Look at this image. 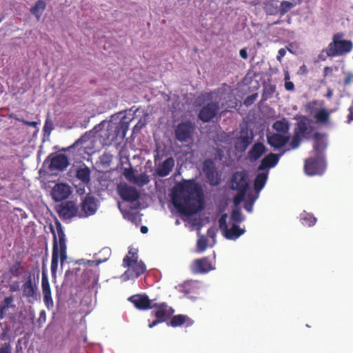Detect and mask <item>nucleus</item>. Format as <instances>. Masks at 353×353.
I'll return each instance as SVG.
<instances>
[{
  "label": "nucleus",
  "mask_w": 353,
  "mask_h": 353,
  "mask_svg": "<svg viewBox=\"0 0 353 353\" xmlns=\"http://www.w3.org/2000/svg\"><path fill=\"white\" fill-rule=\"evenodd\" d=\"M220 110L219 103L210 102L205 104L200 110L198 117L204 123L212 121L219 114Z\"/></svg>",
  "instance_id": "9"
},
{
  "label": "nucleus",
  "mask_w": 353,
  "mask_h": 353,
  "mask_svg": "<svg viewBox=\"0 0 353 353\" xmlns=\"http://www.w3.org/2000/svg\"><path fill=\"white\" fill-rule=\"evenodd\" d=\"M70 194V186L64 183L56 184L52 191V197L56 201H61L66 199Z\"/></svg>",
  "instance_id": "20"
},
{
  "label": "nucleus",
  "mask_w": 353,
  "mask_h": 353,
  "mask_svg": "<svg viewBox=\"0 0 353 353\" xmlns=\"http://www.w3.org/2000/svg\"><path fill=\"white\" fill-rule=\"evenodd\" d=\"M41 288L43 295V302L47 308H52L54 305L53 300L51 295V290L48 276L45 272L42 273Z\"/></svg>",
  "instance_id": "18"
},
{
  "label": "nucleus",
  "mask_w": 353,
  "mask_h": 353,
  "mask_svg": "<svg viewBox=\"0 0 353 353\" xmlns=\"http://www.w3.org/2000/svg\"><path fill=\"white\" fill-rule=\"evenodd\" d=\"M174 166L173 157H168L160 163L157 168L156 174L160 177H165L169 175Z\"/></svg>",
  "instance_id": "24"
},
{
  "label": "nucleus",
  "mask_w": 353,
  "mask_h": 353,
  "mask_svg": "<svg viewBox=\"0 0 353 353\" xmlns=\"http://www.w3.org/2000/svg\"><path fill=\"white\" fill-rule=\"evenodd\" d=\"M39 279V269L36 268L29 272L26 281L23 283L21 289L23 297L29 303H34L39 299L37 283Z\"/></svg>",
  "instance_id": "3"
},
{
  "label": "nucleus",
  "mask_w": 353,
  "mask_h": 353,
  "mask_svg": "<svg viewBox=\"0 0 353 353\" xmlns=\"http://www.w3.org/2000/svg\"><path fill=\"white\" fill-rule=\"evenodd\" d=\"M81 212L79 217H88L94 214L97 210V201L94 196L86 195L81 203Z\"/></svg>",
  "instance_id": "12"
},
{
  "label": "nucleus",
  "mask_w": 353,
  "mask_h": 353,
  "mask_svg": "<svg viewBox=\"0 0 353 353\" xmlns=\"http://www.w3.org/2000/svg\"><path fill=\"white\" fill-rule=\"evenodd\" d=\"M152 308L157 309L154 315L161 322L166 321L174 312V309L169 307L166 303H154Z\"/></svg>",
  "instance_id": "16"
},
{
  "label": "nucleus",
  "mask_w": 353,
  "mask_h": 353,
  "mask_svg": "<svg viewBox=\"0 0 353 353\" xmlns=\"http://www.w3.org/2000/svg\"><path fill=\"white\" fill-rule=\"evenodd\" d=\"M137 219V214L134 213H131L128 215V219L131 221L134 222Z\"/></svg>",
  "instance_id": "63"
},
{
  "label": "nucleus",
  "mask_w": 353,
  "mask_h": 353,
  "mask_svg": "<svg viewBox=\"0 0 353 353\" xmlns=\"http://www.w3.org/2000/svg\"><path fill=\"white\" fill-rule=\"evenodd\" d=\"M123 174L128 181L133 182L135 175L132 168H125Z\"/></svg>",
  "instance_id": "45"
},
{
  "label": "nucleus",
  "mask_w": 353,
  "mask_h": 353,
  "mask_svg": "<svg viewBox=\"0 0 353 353\" xmlns=\"http://www.w3.org/2000/svg\"><path fill=\"white\" fill-rule=\"evenodd\" d=\"M14 118L17 121L21 122L23 124L28 125V126L36 128L38 125V122H37V121H26L21 118H17V117H14Z\"/></svg>",
  "instance_id": "49"
},
{
  "label": "nucleus",
  "mask_w": 353,
  "mask_h": 353,
  "mask_svg": "<svg viewBox=\"0 0 353 353\" xmlns=\"http://www.w3.org/2000/svg\"><path fill=\"white\" fill-rule=\"evenodd\" d=\"M231 219L236 223H240L243 221V216L239 209L233 210L231 212Z\"/></svg>",
  "instance_id": "41"
},
{
  "label": "nucleus",
  "mask_w": 353,
  "mask_h": 353,
  "mask_svg": "<svg viewBox=\"0 0 353 353\" xmlns=\"http://www.w3.org/2000/svg\"><path fill=\"white\" fill-rule=\"evenodd\" d=\"M24 268L22 265L21 261H16L13 265H12L9 268L10 273L14 277H19L21 274V272L23 270Z\"/></svg>",
  "instance_id": "36"
},
{
  "label": "nucleus",
  "mask_w": 353,
  "mask_h": 353,
  "mask_svg": "<svg viewBox=\"0 0 353 353\" xmlns=\"http://www.w3.org/2000/svg\"><path fill=\"white\" fill-rule=\"evenodd\" d=\"M228 215L223 214L219 219V225L220 229L222 230L224 236L230 240H236L240 236L244 234L245 230L241 228L236 224H234L231 228H228L227 223Z\"/></svg>",
  "instance_id": "7"
},
{
  "label": "nucleus",
  "mask_w": 353,
  "mask_h": 353,
  "mask_svg": "<svg viewBox=\"0 0 353 353\" xmlns=\"http://www.w3.org/2000/svg\"><path fill=\"white\" fill-rule=\"evenodd\" d=\"M352 79H353V74L351 73L347 74L344 79V81H343L344 85H350L352 83Z\"/></svg>",
  "instance_id": "55"
},
{
  "label": "nucleus",
  "mask_w": 353,
  "mask_h": 353,
  "mask_svg": "<svg viewBox=\"0 0 353 353\" xmlns=\"http://www.w3.org/2000/svg\"><path fill=\"white\" fill-rule=\"evenodd\" d=\"M117 190L120 197L125 201L134 202L138 200L140 196L135 188L126 183L119 185Z\"/></svg>",
  "instance_id": "13"
},
{
  "label": "nucleus",
  "mask_w": 353,
  "mask_h": 353,
  "mask_svg": "<svg viewBox=\"0 0 353 353\" xmlns=\"http://www.w3.org/2000/svg\"><path fill=\"white\" fill-rule=\"evenodd\" d=\"M46 3L43 0H38L35 2L34 6H32L30 11L37 19L40 20L43 11L46 10Z\"/></svg>",
  "instance_id": "30"
},
{
  "label": "nucleus",
  "mask_w": 353,
  "mask_h": 353,
  "mask_svg": "<svg viewBox=\"0 0 353 353\" xmlns=\"http://www.w3.org/2000/svg\"><path fill=\"white\" fill-rule=\"evenodd\" d=\"M296 4V3L292 2V1H284L281 2V6H280V10H279L280 14L282 15L285 14L292 8H293Z\"/></svg>",
  "instance_id": "40"
},
{
  "label": "nucleus",
  "mask_w": 353,
  "mask_h": 353,
  "mask_svg": "<svg viewBox=\"0 0 353 353\" xmlns=\"http://www.w3.org/2000/svg\"><path fill=\"white\" fill-rule=\"evenodd\" d=\"M266 152V148L261 142L255 143L248 152V157L251 161H256L261 158Z\"/></svg>",
  "instance_id": "25"
},
{
  "label": "nucleus",
  "mask_w": 353,
  "mask_h": 353,
  "mask_svg": "<svg viewBox=\"0 0 353 353\" xmlns=\"http://www.w3.org/2000/svg\"><path fill=\"white\" fill-rule=\"evenodd\" d=\"M253 202L254 201H252L251 203H246L245 205H244V208L245 209L246 211H248V212H251L252 211V208H253Z\"/></svg>",
  "instance_id": "60"
},
{
  "label": "nucleus",
  "mask_w": 353,
  "mask_h": 353,
  "mask_svg": "<svg viewBox=\"0 0 353 353\" xmlns=\"http://www.w3.org/2000/svg\"><path fill=\"white\" fill-rule=\"evenodd\" d=\"M303 137L298 135L297 134L294 133L292 141L290 142V146L292 149L297 148L301 143V141Z\"/></svg>",
  "instance_id": "44"
},
{
  "label": "nucleus",
  "mask_w": 353,
  "mask_h": 353,
  "mask_svg": "<svg viewBox=\"0 0 353 353\" xmlns=\"http://www.w3.org/2000/svg\"><path fill=\"white\" fill-rule=\"evenodd\" d=\"M59 213L61 216L65 219H71L79 214L78 208L73 201H68L61 205Z\"/></svg>",
  "instance_id": "21"
},
{
  "label": "nucleus",
  "mask_w": 353,
  "mask_h": 353,
  "mask_svg": "<svg viewBox=\"0 0 353 353\" xmlns=\"http://www.w3.org/2000/svg\"><path fill=\"white\" fill-rule=\"evenodd\" d=\"M56 228L57 234H56L53 228H50L51 232L53 234L51 261V272L52 274H55L57 270L59 260L60 259L61 263L63 264L67 259V245L64 231L59 222L56 223Z\"/></svg>",
  "instance_id": "2"
},
{
  "label": "nucleus",
  "mask_w": 353,
  "mask_h": 353,
  "mask_svg": "<svg viewBox=\"0 0 353 353\" xmlns=\"http://www.w3.org/2000/svg\"><path fill=\"white\" fill-rule=\"evenodd\" d=\"M343 33H336L332 37V41L329 43L327 49L323 50L327 57H336L346 54L352 51L353 43L350 40H341Z\"/></svg>",
  "instance_id": "4"
},
{
  "label": "nucleus",
  "mask_w": 353,
  "mask_h": 353,
  "mask_svg": "<svg viewBox=\"0 0 353 353\" xmlns=\"http://www.w3.org/2000/svg\"><path fill=\"white\" fill-rule=\"evenodd\" d=\"M12 349L10 343H5L0 347V353H12Z\"/></svg>",
  "instance_id": "48"
},
{
  "label": "nucleus",
  "mask_w": 353,
  "mask_h": 353,
  "mask_svg": "<svg viewBox=\"0 0 353 353\" xmlns=\"http://www.w3.org/2000/svg\"><path fill=\"white\" fill-rule=\"evenodd\" d=\"M8 310V307L1 303L0 304V320H2L5 318Z\"/></svg>",
  "instance_id": "52"
},
{
  "label": "nucleus",
  "mask_w": 353,
  "mask_h": 353,
  "mask_svg": "<svg viewBox=\"0 0 353 353\" xmlns=\"http://www.w3.org/2000/svg\"><path fill=\"white\" fill-rule=\"evenodd\" d=\"M290 141L289 135H284L279 133H272L267 135L268 143L275 149H279L286 145Z\"/></svg>",
  "instance_id": "19"
},
{
  "label": "nucleus",
  "mask_w": 353,
  "mask_h": 353,
  "mask_svg": "<svg viewBox=\"0 0 353 353\" xmlns=\"http://www.w3.org/2000/svg\"><path fill=\"white\" fill-rule=\"evenodd\" d=\"M237 194L233 198V203L235 206H238L244 200L247 191L237 190Z\"/></svg>",
  "instance_id": "43"
},
{
  "label": "nucleus",
  "mask_w": 353,
  "mask_h": 353,
  "mask_svg": "<svg viewBox=\"0 0 353 353\" xmlns=\"http://www.w3.org/2000/svg\"><path fill=\"white\" fill-rule=\"evenodd\" d=\"M19 290V283L15 282L10 286V291L11 292H14Z\"/></svg>",
  "instance_id": "59"
},
{
  "label": "nucleus",
  "mask_w": 353,
  "mask_h": 353,
  "mask_svg": "<svg viewBox=\"0 0 353 353\" xmlns=\"http://www.w3.org/2000/svg\"><path fill=\"white\" fill-rule=\"evenodd\" d=\"M268 177V172L259 173L254 181V188L256 192L261 191L265 186Z\"/></svg>",
  "instance_id": "32"
},
{
  "label": "nucleus",
  "mask_w": 353,
  "mask_h": 353,
  "mask_svg": "<svg viewBox=\"0 0 353 353\" xmlns=\"http://www.w3.org/2000/svg\"><path fill=\"white\" fill-rule=\"evenodd\" d=\"M123 266L131 267L135 278L139 277L146 271L145 263L142 261H138V251L134 248L129 249L128 254L123 259Z\"/></svg>",
  "instance_id": "5"
},
{
  "label": "nucleus",
  "mask_w": 353,
  "mask_h": 353,
  "mask_svg": "<svg viewBox=\"0 0 353 353\" xmlns=\"http://www.w3.org/2000/svg\"><path fill=\"white\" fill-rule=\"evenodd\" d=\"M119 132V130L117 129V128H115L113 129V128H108L107 130L103 132V137H105L108 141L112 142L114 140H116L118 134Z\"/></svg>",
  "instance_id": "38"
},
{
  "label": "nucleus",
  "mask_w": 353,
  "mask_h": 353,
  "mask_svg": "<svg viewBox=\"0 0 353 353\" xmlns=\"http://www.w3.org/2000/svg\"><path fill=\"white\" fill-rule=\"evenodd\" d=\"M333 72V69L331 67L325 66L323 69V76L326 77L327 76L332 75Z\"/></svg>",
  "instance_id": "56"
},
{
  "label": "nucleus",
  "mask_w": 353,
  "mask_h": 353,
  "mask_svg": "<svg viewBox=\"0 0 353 353\" xmlns=\"http://www.w3.org/2000/svg\"><path fill=\"white\" fill-rule=\"evenodd\" d=\"M252 136H250L247 130H241L240 136L236 138L234 146L239 152H244L252 143Z\"/></svg>",
  "instance_id": "22"
},
{
  "label": "nucleus",
  "mask_w": 353,
  "mask_h": 353,
  "mask_svg": "<svg viewBox=\"0 0 353 353\" xmlns=\"http://www.w3.org/2000/svg\"><path fill=\"white\" fill-rule=\"evenodd\" d=\"M76 176L78 179L84 183H88L90 181V170L88 167L83 165L77 170Z\"/></svg>",
  "instance_id": "33"
},
{
  "label": "nucleus",
  "mask_w": 353,
  "mask_h": 353,
  "mask_svg": "<svg viewBox=\"0 0 353 353\" xmlns=\"http://www.w3.org/2000/svg\"><path fill=\"white\" fill-rule=\"evenodd\" d=\"M112 160V155L107 152H104L101 157V162L103 165H109L111 163Z\"/></svg>",
  "instance_id": "46"
},
{
  "label": "nucleus",
  "mask_w": 353,
  "mask_h": 353,
  "mask_svg": "<svg viewBox=\"0 0 353 353\" xmlns=\"http://www.w3.org/2000/svg\"><path fill=\"white\" fill-rule=\"evenodd\" d=\"M314 143L313 145L314 151L316 153L315 156L323 155V152L327 147L326 141L323 139L322 134L319 132L315 133Z\"/></svg>",
  "instance_id": "27"
},
{
  "label": "nucleus",
  "mask_w": 353,
  "mask_h": 353,
  "mask_svg": "<svg viewBox=\"0 0 353 353\" xmlns=\"http://www.w3.org/2000/svg\"><path fill=\"white\" fill-rule=\"evenodd\" d=\"M315 119L317 122L325 123H327L330 118L329 112L325 109L319 110L315 114Z\"/></svg>",
  "instance_id": "39"
},
{
  "label": "nucleus",
  "mask_w": 353,
  "mask_h": 353,
  "mask_svg": "<svg viewBox=\"0 0 353 353\" xmlns=\"http://www.w3.org/2000/svg\"><path fill=\"white\" fill-rule=\"evenodd\" d=\"M286 51L284 48H281L279 50L278 54L276 56V59L279 61H281L283 57L285 55Z\"/></svg>",
  "instance_id": "53"
},
{
  "label": "nucleus",
  "mask_w": 353,
  "mask_h": 353,
  "mask_svg": "<svg viewBox=\"0 0 353 353\" xmlns=\"http://www.w3.org/2000/svg\"><path fill=\"white\" fill-rule=\"evenodd\" d=\"M128 301L139 310L152 309L154 304L146 294H138L132 295L128 298Z\"/></svg>",
  "instance_id": "15"
},
{
  "label": "nucleus",
  "mask_w": 353,
  "mask_h": 353,
  "mask_svg": "<svg viewBox=\"0 0 353 353\" xmlns=\"http://www.w3.org/2000/svg\"><path fill=\"white\" fill-rule=\"evenodd\" d=\"M275 92V86L272 85H265L263 90L261 96V102L266 101L268 99L271 98Z\"/></svg>",
  "instance_id": "37"
},
{
  "label": "nucleus",
  "mask_w": 353,
  "mask_h": 353,
  "mask_svg": "<svg viewBox=\"0 0 353 353\" xmlns=\"http://www.w3.org/2000/svg\"><path fill=\"white\" fill-rule=\"evenodd\" d=\"M160 323H162L161 321V320H159V319H157L156 320L153 321L151 323H150L148 325V326H149L150 328H152L153 327L156 326L157 325H158Z\"/></svg>",
  "instance_id": "62"
},
{
  "label": "nucleus",
  "mask_w": 353,
  "mask_h": 353,
  "mask_svg": "<svg viewBox=\"0 0 353 353\" xmlns=\"http://www.w3.org/2000/svg\"><path fill=\"white\" fill-rule=\"evenodd\" d=\"M101 263V261H94V260H87L84 263L85 265L92 266L96 265L97 266Z\"/></svg>",
  "instance_id": "57"
},
{
  "label": "nucleus",
  "mask_w": 353,
  "mask_h": 353,
  "mask_svg": "<svg viewBox=\"0 0 353 353\" xmlns=\"http://www.w3.org/2000/svg\"><path fill=\"white\" fill-rule=\"evenodd\" d=\"M312 130V128L308 123L304 121H300L297 123L294 133L304 138L306 135L310 134Z\"/></svg>",
  "instance_id": "31"
},
{
  "label": "nucleus",
  "mask_w": 353,
  "mask_h": 353,
  "mask_svg": "<svg viewBox=\"0 0 353 353\" xmlns=\"http://www.w3.org/2000/svg\"><path fill=\"white\" fill-rule=\"evenodd\" d=\"M198 288L196 284L192 281L185 282L182 286L181 291L190 298L194 297L198 294Z\"/></svg>",
  "instance_id": "29"
},
{
  "label": "nucleus",
  "mask_w": 353,
  "mask_h": 353,
  "mask_svg": "<svg viewBox=\"0 0 353 353\" xmlns=\"http://www.w3.org/2000/svg\"><path fill=\"white\" fill-rule=\"evenodd\" d=\"M88 136L84 134L83 136H81L79 139H77L74 143V144L72 145V147H75V146H78L80 144H82L83 143L87 141V140L88 139Z\"/></svg>",
  "instance_id": "51"
},
{
  "label": "nucleus",
  "mask_w": 353,
  "mask_h": 353,
  "mask_svg": "<svg viewBox=\"0 0 353 353\" xmlns=\"http://www.w3.org/2000/svg\"><path fill=\"white\" fill-rule=\"evenodd\" d=\"M316 103H317L316 101H312L309 102L305 105L306 109L307 110H311L312 108H313L316 105Z\"/></svg>",
  "instance_id": "61"
},
{
  "label": "nucleus",
  "mask_w": 353,
  "mask_h": 353,
  "mask_svg": "<svg viewBox=\"0 0 353 353\" xmlns=\"http://www.w3.org/2000/svg\"><path fill=\"white\" fill-rule=\"evenodd\" d=\"M285 88L288 91H293L294 90V83L290 81L285 82Z\"/></svg>",
  "instance_id": "54"
},
{
  "label": "nucleus",
  "mask_w": 353,
  "mask_h": 353,
  "mask_svg": "<svg viewBox=\"0 0 353 353\" xmlns=\"http://www.w3.org/2000/svg\"><path fill=\"white\" fill-rule=\"evenodd\" d=\"M239 54L241 57L243 59H247L248 57V52L246 48H243L240 50Z\"/></svg>",
  "instance_id": "58"
},
{
  "label": "nucleus",
  "mask_w": 353,
  "mask_h": 353,
  "mask_svg": "<svg viewBox=\"0 0 353 353\" xmlns=\"http://www.w3.org/2000/svg\"><path fill=\"white\" fill-rule=\"evenodd\" d=\"M248 187V175L245 171H238L233 174L231 180L232 190L247 191Z\"/></svg>",
  "instance_id": "11"
},
{
  "label": "nucleus",
  "mask_w": 353,
  "mask_h": 353,
  "mask_svg": "<svg viewBox=\"0 0 353 353\" xmlns=\"http://www.w3.org/2000/svg\"><path fill=\"white\" fill-rule=\"evenodd\" d=\"M333 95V92L330 88L327 89V93L325 94V97L328 99L331 98Z\"/></svg>",
  "instance_id": "64"
},
{
  "label": "nucleus",
  "mask_w": 353,
  "mask_h": 353,
  "mask_svg": "<svg viewBox=\"0 0 353 353\" xmlns=\"http://www.w3.org/2000/svg\"><path fill=\"white\" fill-rule=\"evenodd\" d=\"M196 247L199 252H203L208 247V239L205 236H201L197 240Z\"/></svg>",
  "instance_id": "42"
},
{
  "label": "nucleus",
  "mask_w": 353,
  "mask_h": 353,
  "mask_svg": "<svg viewBox=\"0 0 353 353\" xmlns=\"http://www.w3.org/2000/svg\"><path fill=\"white\" fill-rule=\"evenodd\" d=\"M203 172L210 185L215 186L220 183V177L216 171L215 163L212 159H208L203 161Z\"/></svg>",
  "instance_id": "10"
},
{
  "label": "nucleus",
  "mask_w": 353,
  "mask_h": 353,
  "mask_svg": "<svg viewBox=\"0 0 353 353\" xmlns=\"http://www.w3.org/2000/svg\"><path fill=\"white\" fill-rule=\"evenodd\" d=\"M272 128L279 134L288 135L290 130L289 121L285 118L276 121L272 125Z\"/></svg>",
  "instance_id": "28"
},
{
  "label": "nucleus",
  "mask_w": 353,
  "mask_h": 353,
  "mask_svg": "<svg viewBox=\"0 0 353 353\" xmlns=\"http://www.w3.org/2000/svg\"><path fill=\"white\" fill-rule=\"evenodd\" d=\"M150 181L149 176L145 172H143L135 176L132 183L139 187H143V185L148 184Z\"/></svg>",
  "instance_id": "34"
},
{
  "label": "nucleus",
  "mask_w": 353,
  "mask_h": 353,
  "mask_svg": "<svg viewBox=\"0 0 353 353\" xmlns=\"http://www.w3.org/2000/svg\"><path fill=\"white\" fill-rule=\"evenodd\" d=\"M194 125L189 121H183L174 130L175 138L180 142H188L192 139Z\"/></svg>",
  "instance_id": "8"
},
{
  "label": "nucleus",
  "mask_w": 353,
  "mask_h": 353,
  "mask_svg": "<svg viewBox=\"0 0 353 353\" xmlns=\"http://www.w3.org/2000/svg\"><path fill=\"white\" fill-rule=\"evenodd\" d=\"M184 324H186L187 326H190L193 324V321L184 314L173 316L168 323L169 325L174 327L181 326Z\"/></svg>",
  "instance_id": "26"
},
{
  "label": "nucleus",
  "mask_w": 353,
  "mask_h": 353,
  "mask_svg": "<svg viewBox=\"0 0 353 353\" xmlns=\"http://www.w3.org/2000/svg\"><path fill=\"white\" fill-rule=\"evenodd\" d=\"M326 168L323 155H317L305 160L304 170L310 176L321 175Z\"/></svg>",
  "instance_id": "6"
},
{
  "label": "nucleus",
  "mask_w": 353,
  "mask_h": 353,
  "mask_svg": "<svg viewBox=\"0 0 353 353\" xmlns=\"http://www.w3.org/2000/svg\"><path fill=\"white\" fill-rule=\"evenodd\" d=\"M14 301V298L12 296H6L4 298L3 301L1 303L2 305L9 308L12 307V303Z\"/></svg>",
  "instance_id": "50"
},
{
  "label": "nucleus",
  "mask_w": 353,
  "mask_h": 353,
  "mask_svg": "<svg viewBox=\"0 0 353 353\" xmlns=\"http://www.w3.org/2000/svg\"><path fill=\"white\" fill-rule=\"evenodd\" d=\"M203 191L201 185L194 179L183 180L176 183L172 188V201L179 212L185 215H190L198 212L190 203L196 200L203 201Z\"/></svg>",
  "instance_id": "1"
},
{
  "label": "nucleus",
  "mask_w": 353,
  "mask_h": 353,
  "mask_svg": "<svg viewBox=\"0 0 353 353\" xmlns=\"http://www.w3.org/2000/svg\"><path fill=\"white\" fill-rule=\"evenodd\" d=\"M258 97V94L257 93H254L248 97H247L245 98V99L244 100V105H246V106H250L257 99Z\"/></svg>",
  "instance_id": "47"
},
{
  "label": "nucleus",
  "mask_w": 353,
  "mask_h": 353,
  "mask_svg": "<svg viewBox=\"0 0 353 353\" xmlns=\"http://www.w3.org/2000/svg\"><path fill=\"white\" fill-rule=\"evenodd\" d=\"M283 154V152L281 154L270 153L261 160L258 167V170H264L268 168H274L278 163Z\"/></svg>",
  "instance_id": "23"
},
{
  "label": "nucleus",
  "mask_w": 353,
  "mask_h": 353,
  "mask_svg": "<svg viewBox=\"0 0 353 353\" xmlns=\"http://www.w3.org/2000/svg\"><path fill=\"white\" fill-rule=\"evenodd\" d=\"M191 268L195 274H205L213 269L211 261L208 257L195 259L192 262Z\"/></svg>",
  "instance_id": "17"
},
{
  "label": "nucleus",
  "mask_w": 353,
  "mask_h": 353,
  "mask_svg": "<svg viewBox=\"0 0 353 353\" xmlns=\"http://www.w3.org/2000/svg\"><path fill=\"white\" fill-rule=\"evenodd\" d=\"M50 160L49 169L52 170H63L69 165L67 157L63 154L48 156L46 161Z\"/></svg>",
  "instance_id": "14"
},
{
  "label": "nucleus",
  "mask_w": 353,
  "mask_h": 353,
  "mask_svg": "<svg viewBox=\"0 0 353 353\" xmlns=\"http://www.w3.org/2000/svg\"><path fill=\"white\" fill-rule=\"evenodd\" d=\"M301 221L303 225L311 227L314 225L316 219L312 214L304 212L301 215Z\"/></svg>",
  "instance_id": "35"
}]
</instances>
